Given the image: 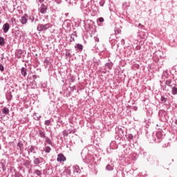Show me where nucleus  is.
<instances>
[{
    "label": "nucleus",
    "mask_w": 177,
    "mask_h": 177,
    "mask_svg": "<svg viewBox=\"0 0 177 177\" xmlns=\"http://www.w3.org/2000/svg\"><path fill=\"white\" fill-rule=\"evenodd\" d=\"M97 2H98L100 6H104V0H97V1H95V0H91V1L88 2V5H92L91 6V10L93 12H96V10H97Z\"/></svg>",
    "instance_id": "nucleus-1"
},
{
    "label": "nucleus",
    "mask_w": 177,
    "mask_h": 177,
    "mask_svg": "<svg viewBox=\"0 0 177 177\" xmlns=\"http://www.w3.org/2000/svg\"><path fill=\"white\" fill-rule=\"evenodd\" d=\"M85 151H86L84 149L81 153V156L83 158L84 162H85V164H92V162H93V159H92V156H85Z\"/></svg>",
    "instance_id": "nucleus-2"
},
{
    "label": "nucleus",
    "mask_w": 177,
    "mask_h": 177,
    "mask_svg": "<svg viewBox=\"0 0 177 177\" xmlns=\"http://www.w3.org/2000/svg\"><path fill=\"white\" fill-rule=\"evenodd\" d=\"M52 27V24H39L37 26V31H46L48 28H50Z\"/></svg>",
    "instance_id": "nucleus-3"
},
{
    "label": "nucleus",
    "mask_w": 177,
    "mask_h": 177,
    "mask_svg": "<svg viewBox=\"0 0 177 177\" xmlns=\"http://www.w3.org/2000/svg\"><path fill=\"white\" fill-rule=\"evenodd\" d=\"M124 129H125V128L121 127H118L115 129L116 133L118 138H120V139L121 138H124V136L125 135V133L124 132Z\"/></svg>",
    "instance_id": "nucleus-4"
},
{
    "label": "nucleus",
    "mask_w": 177,
    "mask_h": 177,
    "mask_svg": "<svg viewBox=\"0 0 177 177\" xmlns=\"http://www.w3.org/2000/svg\"><path fill=\"white\" fill-rule=\"evenodd\" d=\"M162 132L160 131H157L156 133V138L153 137L154 142H156V143H160V142L162 140Z\"/></svg>",
    "instance_id": "nucleus-5"
},
{
    "label": "nucleus",
    "mask_w": 177,
    "mask_h": 177,
    "mask_svg": "<svg viewBox=\"0 0 177 177\" xmlns=\"http://www.w3.org/2000/svg\"><path fill=\"white\" fill-rule=\"evenodd\" d=\"M158 114L161 121H165V120H167V111L160 110Z\"/></svg>",
    "instance_id": "nucleus-6"
},
{
    "label": "nucleus",
    "mask_w": 177,
    "mask_h": 177,
    "mask_svg": "<svg viewBox=\"0 0 177 177\" xmlns=\"http://www.w3.org/2000/svg\"><path fill=\"white\" fill-rule=\"evenodd\" d=\"M28 21V14H24L20 19V23L24 26L27 24Z\"/></svg>",
    "instance_id": "nucleus-7"
},
{
    "label": "nucleus",
    "mask_w": 177,
    "mask_h": 177,
    "mask_svg": "<svg viewBox=\"0 0 177 177\" xmlns=\"http://www.w3.org/2000/svg\"><path fill=\"white\" fill-rule=\"evenodd\" d=\"M63 28H65L66 30H70L71 27V21L70 20H65L64 21V24H62Z\"/></svg>",
    "instance_id": "nucleus-8"
},
{
    "label": "nucleus",
    "mask_w": 177,
    "mask_h": 177,
    "mask_svg": "<svg viewBox=\"0 0 177 177\" xmlns=\"http://www.w3.org/2000/svg\"><path fill=\"white\" fill-rule=\"evenodd\" d=\"M161 86L163 87V91H165V88L167 86H169V88H172L174 86V84H172V79H168L165 81V86L161 85Z\"/></svg>",
    "instance_id": "nucleus-9"
},
{
    "label": "nucleus",
    "mask_w": 177,
    "mask_h": 177,
    "mask_svg": "<svg viewBox=\"0 0 177 177\" xmlns=\"http://www.w3.org/2000/svg\"><path fill=\"white\" fill-rule=\"evenodd\" d=\"M57 161L58 162H64V161H66V156H64L63 153L58 154Z\"/></svg>",
    "instance_id": "nucleus-10"
},
{
    "label": "nucleus",
    "mask_w": 177,
    "mask_h": 177,
    "mask_svg": "<svg viewBox=\"0 0 177 177\" xmlns=\"http://www.w3.org/2000/svg\"><path fill=\"white\" fill-rule=\"evenodd\" d=\"M23 53H24V50L21 49L16 50L15 57H17V59H21V55H23Z\"/></svg>",
    "instance_id": "nucleus-11"
},
{
    "label": "nucleus",
    "mask_w": 177,
    "mask_h": 177,
    "mask_svg": "<svg viewBox=\"0 0 177 177\" xmlns=\"http://www.w3.org/2000/svg\"><path fill=\"white\" fill-rule=\"evenodd\" d=\"M35 149H37V147L34 145H30V147H28V153L30 154V153H33V154H37V151H35Z\"/></svg>",
    "instance_id": "nucleus-12"
},
{
    "label": "nucleus",
    "mask_w": 177,
    "mask_h": 177,
    "mask_svg": "<svg viewBox=\"0 0 177 177\" xmlns=\"http://www.w3.org/2000/svg\"><path fill=\"white\" fill-rule=\"evenodd\" d=\"M46 10H48V7L44 4H41L39 8L40 13H41L42 15H45V13H46Z\"/></svg>",
    "instance_id": "nucleus-13"
},
{
    "label": "nucleus",
    "mask_w": 177,
    "mask_h": 177,
    "mask_svg": "<svg viewBox=\"0 0 177 177\" xmlns=\"http://www.w3.org/2000/svg\"><path fill=\"white\" fill-rule=\"evenodd\" d=\"M9 30H10V25L9 24V23H6L3 25V32L5 34H6V32H8V31H9Z\"/></svg>",
    "instance_id": "nucleus-14"
},
{
    "label": "nucleus",
    "mask_w": 177,
    "mask_h": 177,
    "mask_svg": "<svg viewBox=\"0 0 177 177\" xmlns=\"http://www.w3.org/2000/svg\"><path fill=\"white\" fill-rule=\"evenodd\" d=\"M17 147H18V150H20V151L23 152L24 151V145L23 144V142H21V141H19L17 145Z\"/></svg>",
    "instance_id": "nucleus-15"
},
{
    "label": "nucleus",
    "mask_w": 177,
    "mask_h": 177,
    "mask_svg": "<svg viewBox=\"0 0 177 177\" xmlns=\"http://www.w3.org/2000/svg\"><path fill=\"white\" fill-rule=\"evenodd\" d=\"M124 156H131L132 154V149L129 147H127L124 150Z\"/></svg>",
    "instance_id": "nucleus-16"
},
{
    "label": "nucleus",
    "mask_w": 177,
    "mask_h": 177,
    "mask_svg": "<svg viewBox=\"0 0 177 177\" xmlns=\"http://www.w3.org/2000/svg\"><path fill=\"white\" fill-rule=\"evenodd\" d=\"M75 48H76V50H78V52H82V49H84V46L81 44H76L75 45Z\"/></svg>",
    "instance_id": "nucleus-17"
},
{
    "label": "nucleus",
    "mask_w": 177,
    "mask_h": 177,
    "mask_svg": "<svg viewBox=\"0 0 177 177\" xmlns=\"http://www.w3.org/2000/svg\"><path fill=\"white\" fill-rule=\"evenodd\" d=\"M41 160H42V158H35L34 157V160H33V164H35V165H39V164H41Z\"/></svg>",
    "instance_id": "nucleus-18"
},
{
    "label": "nucleus",
    "mask_w": 177,
    "mask_h": 177,
    "mask_svg": "<svg viewBox=\"0 0 177 177\" xmlns=\"http://www.w3.org/2000/svg\"><path fill=\"white\" fill-rule=\"evenodd\" d=\"M28 20H29L30 23H34L35 20V17L34 16V14H30L29 15H28Z\"/></svg>",
    "instance_id": "nucleus-19"
},
{
    "label": "nucleus",
    "mask_w": 177,
    "mask_h": 177,
    "mask_svg": "<svg viewBox=\"0 0 177 177\" xmlns=\"http://www.w3.org/2000/svg\"><path fill=\"white\" fill-rule=\"evenodd\" d=\"M73 172L74 174H81V169H80V166L76 165L73 167Z\"/></svg>",
    "instance_id": "nucleus-20"
},
{
    "label": "nucleus",
    "mask_w": 177,
    "mask_h": 177,
    "mask_svg": "<svg viewBox=\"0 0 177 177\" xmlns=\"http://www.w3.org/2000/svg\"><path fill=\"white\" fill-rule=\"evenodd\" d=\"M39 136L45 139L46 138V133H45V131L39 130Z\"/></svg>",
    "instance_id": "nucleus-21"
},
{
    "label": "nucleus",
    "mask_w": 177,
    "mask_h": 177,
    "mask_svg": "<svg viewBox=\"0 0 177 177\" xmlns=\"http://www.w3.org/2000/svg\"><path fill=\"white\" fill-rule=\"evenodd\" d=\"M21 74L23 77H26L27 76V69L24 67H22L21 68Z\"/></svg>",
    "instance_id": "nucleus-22"
},
{
    "label": "nucleus",
    "mask_w": 177,
    "mask_h": 177,
    "mask_svg": "<svg viewBox=\"0 0 177 177\" xmlns=\"http://www.w3.org/2000/svg\"><path fill=\"white\" fill-rule=\"evenodd\" d=\"M114 169V165L111 163V165H107L106 167V171H113Z\"/></svg>",
    "instance_id": "nucleus-23"
},
{
    "label": "nucleus",
    "mask_w": 177,
    "mask_h": 177,
    "mask_svg": "<svg viewBox=\"0 0 177 177\" xmlns=\"http://www.w3.org/2000/svg\"><path fill=\"white\" fill-rule=\"evenodd\" d=\"M167 99H168V96H167V95H161V97H160L161 103H167Z\"/></svg>",
    "instance_id": "nucleus-24"
},
{
    "label": "nucleus",
    "mask_w": 177,
    "mask_h": 177,
    "mask_svg": "<svg viewBox=\"0 0 177 177\" xmlns=\"http://www.w3.org/2000/svg\"><path fill=\"white\" fill-rule=\"evenodd\" d=\"M113 62H108L105 64V67L109 70H111L113 68Z\"/></svg>",
    "instance_id": "nucleus-25"
},
{
    "label": "nucleus",
    "mask_w": 177,
    "mask_h": 177,
    "mask_svg": "<svg viewBox=\"0 0 177 177\" xmlns=\"http://www.w3.org/2000/svg\"><path fill=\"white\" fill-rule=\"evenodd\" d=\"M171 93H172V95H177L176 84H174V86L171 87Z\"/></svg>",
    "instance_id": "nucleus-26"
},
{
    "label": "nucleus",
    "mask_w": 177,
    "mask_h": 177,
    "mask_svg": "<svg viewBox=\"0 0 177 177\" xmlns=\"http://www.w3.org/2000/svg\"><path fill=\"white\" fill-rule=\"evenodd\" d=\"M30 165H31L30 160H24V166L26 167V168H30Z\"/></svg>",
    "instance_id": "nucleus-27"
},
{
    "label": "nucleus",
    "mask_w": 177,
    "mask_h": 177,
    "mask_svg": "<svg viewBox=\"0 0 177 177\" xmlns=\"http://www.w3.org/2000/svg\"><path fill=\"white\" fill-rule=\"evenodd\" d=\"M2 113L4 115H8V114H9V109H8V107H4L2 109Z\"/></svg>",
    "instance_id": "nucleus-28"
},
{
    "label": "nucleus",
    "mask_w": 177,
    "mask_h": 177,
    "mask_svg": "<svg viewBox=\"0 0 177 177\" xmlns=\"http://www.w3.org/2000/svg\"><path fill=\"white\" fill-rule=\"evenodd\" d=\"M5 39L3 37H0V46H5Z\"/></svg>",
    "instance_id": "nucleus-29"
},
{
    "label": "nucleus",
    "mask_w": 177,
    "mask_h": 177,
    "mask_svg": "<svg viewBox=\"0 0 177 177\" xmlns=\"http://www.w3.org/2000/svg\"><path fill=\"white\" fill-rule=\"evenodd\" d=\"M12 96L11 92L6 94V99H7V100H8V102H10V100H12Z\"/></svg>",
    "instance_id": "nucleus-30"
},
{
    "label": "nucleus",
    "mask_w": 177,
    "mask_h": 177,
    "mask_svg": "<svg viewBox=\"0 0 177 177\" xmlns=\"http://www.w3.org/2000/svg\"><path fill=\"white\" fill-rule=\"evenodd\" d=\"M127 139L129 142H132V140H133V135L131 133L128 134Z\"/></svg>",
    "instance_id": "nucleus-31"
},
{
    "label": "nucleus",
    "mask_w": 177,
    "mask_h": 177,
    "mask_svg": "<svg viewBox=\"0 0 177 177\" xmlns=\"http://www.w3.org/2000/svg\"><path fill=\"white\" fill-rule=\"evenodd\" d=\"M33 174H35L37 176H41L42 175V172L38 169H35Z\"/></svg>",
    "instance_id": "nucleus-32"
},
{
    "label": "nucleus",
    "mask_w": 177,
    "mask_h": 177,
    "mask_svg": "<svg viewBox=\"0 0 177 177\" xmlns=\"http://www.w3.org/2000/svg\"><path fill=\"white\" fill-rule=\"evenodd\" d=\"M162 77L165 78H169V73H168V71H165L162 73Z\"/></svg>",
    "instance_id": "nucleus-33"
},
{
    "label": "nucleus",
    "mask_w": 177,
    "mask_h": 177,
    "mask_svg": "<svg viewBox=\"0 0 177 177\" xmlns=\"http://www.w3.org/2000/svg\"><path fill=\"white\" fill-rule=\"evenodd\" d=\"M41 88H43L44 89L46 88L47 86H48V82H41Z\"/></svg>",
    "instance_id": "nucleus-34"
},
{
    "label": "nucleus",
    "mask_w": 177,
    "mask_h": 177,
    "mask_svg": "<svg viewBox=\"0 0 177 177\" xmlns=\"http://www.w3.org/2000/svg\"><path fill=\"white\" fill-rule=\"evenodd\" d=\"M34 120L36 121H39V118H41V115H37V113L33 114Z\"/></svg>",
    "instance_id": "nucleus-35"
},
{
    "label": "nucleus",
    "mask_w": 177,
    "mask_h": 177,
    "mask_svg": "<svg viewBox=\"0 0 177 177\" xmlns=\"http://www.w3.org/2000/svg\"><path fill=\"white\" fill-rule=\"evenodd\" d=\"M44 139H46V142L48 143V145H52V141L50 140V138L48 137H46Z\"/></svg>",
    "instance_id": "nucleus-36"
},
{
    "label": "nucleus",
    "mask_w": 177,
    "mask_h": 177,
    "mask_svg": "<svg viewBox=\"0 0 177 177\" xmlns=\"http://www.w3.org/2000/svg\"><path fill=\"white\" fill-rule=\"evenodd\" d=\"M50 150H52L50 149V147L48 146V147H46L44 151H45V153H50Z\"/></svg>",
    "instance_id": "nucleus-37"
},
{
    "label": "nucleus",
    "mask_w": 177,
    "mask_h": 177,
    "mask_svg": "<svg viewBox=\"0 0 177 177\" xmlns=\"http://www.w3.org/2000/svg\"><path fill=\"white\" fill-rule=\"evenodd\" d=\"M51 122H50V120H45L44 122V125H46L47 127H49V125H50Z\"/></svg>",
    "instance_id": "nucleus-38"
},
{
    "label": "nucleus",
    "mask_w": 177,
    "mask_h": 177,
    "mask_svg": "<svg viewBox=\"0 0 177 177\" xmlns=\"http://www.w3.org/2000/svg\"><path fill=\"white\" fill-rule=\"evenodd\" d=\"M114 145H115V142L112 141V142H111V144H110V149H115V147H113Z\"/></svg>",
    "instance_id": "nucleus-39"
},
{
    "label": "nucleus",
    "mask_w": 177,
    "mask_h": 177,
    "mask_svg": "<svg viewBox=\"0 0 177 177\" xmlns=\"http://www.w3.org/2000/svg\"><path fill=\"white\" fill-rule=\"evenodd\" d=\"M114 37H115V35H111V37L109 38V41L111 44H113V39H114Z\"/></svg>",
    "instance_id": "nucleus-40"
},
{
    "label": "nucleus",
    "mask_w": 177,
    "mask_h": 177,
    "mask_svg": "<svg viewBox=\"0 0 177 177\" xmlns=\"http://www.w3.org/2000/svg\"><path fill=\"white\" fill-rule=\"evenodd\" d=\"M62 135H64V136H68V132H67L66 130H64L62 131Z\"/></svg>",
    "instance_id": "nucleus-41"
},
{
    "label": "nucleus",
    "mask_w": 177,
    "mask_h": 177,
    "mask_svg": "<svg viewBox=\"0 0 177 177\" xmlns=\"http://www.w3.org/2000/svg\"><path fill=\"white\" fill-rule=\"evenodd\" d=\"M98 21H100V23H103L104 21V19L103 17H100L98 18Z\"/></svg>",
    "instance_id": "nucleus-42"
},
{
    "label": "nucleus",
    "mask_w": 177,
    "mask_h": 177,
    "mask_svg": "<svg viewBox=\"0 0 177 177\" xmlns=\"http://www.w3.org/2000/svg\"><path fill=\"white\" fill-rule=\"evenodd\" d=\"M5 68L3 67V65L2 64H0V71H4Z\"/></svg>",
    "instance_id": "nucleus-43"
},
{
    "label": "nucleus",
    "mask_w": 177,
    "mask_h": 177,
    "mask_svg": "<svg viewBox=\"0 0 177 177\" xmlns=\"http://www.w3.org/2000/svg\"><path fill=\"white\" fill-rule=\"evenodd\" d=\"M38 76H37V75H33L32 76V82H35V79Z\"/></svg>",
    "instance_id": "nucleus-44"
},
{
    "label": "nucleus",
    "mask_w": 177,
    "mask_h": 177,
    "mask_svg": "<svg viewBox=\"0 0 177 177\" xmlns=\"http://www.w3.org/2000/svg\"><path fill=\"white\" fill-rule=\"evenodd\" d=\"M44 63H45L47 66H49V60H48V59H44Z\"/></svg>",
    "instance_id": "nucleus-45"
},
{
    "label": "nucleus",
    "mask_w": 177,
    "mask_h": 177,
    "mask_svg": "<svg viewBox=\"0 0 177 177\" xmlns=\"http://www.w3.org/2000/svg\"><path fill=\"white\" fill-rule=\"evenodd\" d=\"M75 39L73 37V35H71L70 42H74Z\"/></svg>",
    "instance_id": "nucleus-46"
},
{
    "label": "nucleus",
    "mask_w": 177,
    "mask_h": 177,
    "mask_svg": "<svg viewBox=\"0 0 177 177\" xmlns=\"http://www.w3.org/2000/svg\"><path fill=\"white\" fill-rule=\"evenodd\" d=\"M28 81H32V76H30V75H28Z\"/></svg>",
    "instance_id": "nucleus-47"
},
{
    "label": "nucleus",
    "mask_w": 177,
    "mask_h": 177,
    "mask_svg": "<svg viewBox=\"0 0 177 177\" xmlns=\"http://www.w3.org/2000/svg\"><path fill=\"white\" fill-rule=\"evenodd\" d=\"M56 3H57L58 5H59V3H62V0H55Z\"/></svg>",
    "instance_id": "nucleus-48"
},
{
    "label": "nucleus",
    "mask_w": 177,
    "mask_h": 177,
    "mask_svg": "<svg viewBox=\"0 0 177 177\" xmlns=\"http://www.w3.org/2000/svg\"><path fill=\"white\" fill-rule=\"evenodd\" d=\"M11 22L12 23V24H13V23H16V19L12 18L11 19Z\"/></svg>",
    "instance_id": "nucleus-49"
},
{
    "label": "nucleus",
    "mask_w": 177,
    "mask_h": 177,
    "mask_svg": "<svg viewBox=\"0 0 177 177\" xmlns=\"http://www.w3.org/2000/svg\"><path fill=\"white\" fill-rule=\"evenodd\" d=\"M95 42H99V38L97 37H94Z\"/></svg>",
    "instance_id": "nucleus-50"
},
{
    "label": "nucleus",
    "mask_w": 177,
    "mask_h": 177,
    "mask_svg": "<svg viewBox=\"0 0 177 177\" xmlns=\"http://www.w3.org/2000/svg\"><path fill=\"white\" fill-rule=\"evenodd\" d=\"M66 174H68V175H71V171H70V170H68V169H67V170H66Z\"/></svg>",
    "instance_id": "nucleus-51"
},
{
    "label": "nucleus",
    "mask_w": 177,
    "mask_h": 177,
    "mask_svg": "<svg viewBox=\"0 0 177 177\" xmlns=\"http://www.w3.org/2000/svg\"><path fill=\"white\" fill-rule=\"evenodd\" d=\"M138 27H141V28H143L145 26L142 25V24H139Z\"/></svg>",
    "instance_id": "nucleus-52"
},
{
    "label": "nucleus",
    "mask_w": 177,
    "mask_h": 177,
    "mask_svg": "<svg viewBox=\"0 0 177 177\" xmlns=\"http://www.w3.org/2000/svg\"><path fill=\"white\" fill-rule=\"evenodd\" d=\"M37 21H39V19H38V18H37V19H35V21H34V23L35 24V23H37Z\"/></svg>",
    "instance_id": "nucleus-53"
},
{
    "label": "nucleus",
    "mask_w": 177,
    "mask_h": 177,
    "mask_svg": "<svg viewBox=\"0 0 177 177\" xmlns=\"http://www.w3.org/2000/svg\"><path fill=\"white\" fill-rule=\"evenodd\" d=\"M122 44H125V40L124 39H122Z\"/></svg>",
    "instance_id": "nucleus-54"
},
{
    "label": "nucleus",
    "mask_w": 177,
    "mask_h": 177,
    "mask_svg": "<svg viewBox=\"0 0 177 177\" xmlns=\"http://www.w3.org/2000/svg\"><path fill=\"white\" fill-rule=\"evenodd\" d=\"M120 33V30H118V31L115 30V34H119Z\"/></svg>",
    "instance_id": "nucleus-55"
},
{
    "label": "nucleus",
    "mask_w": 177,
    "mask_h": 177,
    "mask_svg": "<svg viewBox=\"0 0 177 177\" xmlns=\"http://www.w3.org/2000/svg\"><path fill=\"white\" fill-rule=\"evenodd\" d=\"M4 58H5V57H3V55H2L1 57V60H3Z\"/></svg>",
    "instance_id": "nucleus-56"
},
{
    "label": "nucleus",
    "mask_w": 177,
    "mask_h": 177,
    "mask_svg": "<svg viewBox=\"0 0 177 177\" xmlns=\"http://www.w3.org/2000/svg\"><path fill=\"white\" fill-rule=\"evenodd\" d=\"M107 153H110V151H109V148L106 149Z\"/></svg>",
    "instance_id": "nucleus-57"
},
{
    "label": "nucleus",
    "mask_w": 177,
    "mask_h": 177,
    "mask_svg": "<svg viewBox=\"0 0 177 177\" xmlns=\"http://www.w3.org/2000/svg\"><path fill=\"white\" fill-rule=\"evenodd\" d=\"M0 150H2V146L0 144Z\"/></svg>",
    "instance_id": "nucleus-58"
},
{
    "label": "nucleus",
    "mask_w": 177,
    "mask_h": 177,
    "mask_svg": "<svg viewBox=\"0 0 177 177\" xmlns=\"http://www.w3.org/2000/svg\"><path fill=\"white\" fill-rule=\"evenodd\" d=\"M32 171H31V170H29V174H31Z\"/></svg>",
    "instance_id": "nucleus-59"
},
{
    "label": "nucleus",
    "mask_w": 177,
    "mask_h": 177,
    "mask_svg": "<svg viewBox=\"0 0 177 177\" xmlns=\"http://www.w3.org/2000/svg\"><path fill=\"white\" fill-rule=\"evenodd\" d=\"M145 156H146V152H144Z\"/></svg>",
    "instance_id": "nucleus-60"
},
{
    "label": "nucleus",
    "mask_w": 177,
    "mask_h": 177,
    "mask_svg": "<svg viewBox=\"0 0 177 177\" xmlns=\"http://www.w3.org/2000/svg\"><path fill=\"white\" fill-rule=\"evenodd\" d=\"M66 1V2H68V0H65Z\"/></svg>",
    "instance_id": "nucleus-61"
}]
</instances>
